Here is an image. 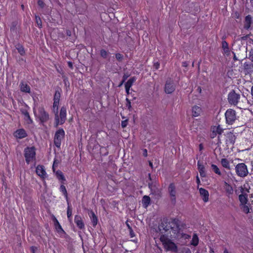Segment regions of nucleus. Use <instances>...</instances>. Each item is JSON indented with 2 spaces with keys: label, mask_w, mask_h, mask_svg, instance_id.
I'll use <instances>...</instances> for the list:
<instances>
[{
  "label": "nucleus",
  "mask_w": 253,
  "mask_h": 253,
  "mask_svg": "<svg viewBox=\"0 0 253 253\" xmlns=\"http://www.w3.org/2000/svg\"><path fill=\"white\" fill-rule=\"evenodd\" d=\"M124 84V83H123V81L121 82V83H120V84H119V86H121L123 84Z\"/></svg>",
  "instance_id": "nucleus-52"
},
{
  "label": "nucleus",
  "mask_w": 253,
  "mask_h": 253,
  "mask_svg": "<svg viewBox=\"0 0 253 253\" xmlns=\"http://www.w3.org/2000/svg\"><path fill=\"white\" fill-rule=\"evenodd\" d=\"M36 21L37 24V25L39 27L41 28L42 27V21L40 18V17L38 16H36Z\"/></svg>",
  "instance_id": "nucleus-37"
},
{
  "label": "nucleus",
  "mask_w": 253,
  "mask_h": 253,
  "mask_svg": "<svg viewBox=\"0 0 253 253\" xmlns=\"http://www.w3.org/2000/svg\"><path fill=\"white\" fill-rule=\"evenodd\" d=\"M128 77V75H126V74L124 75V76H123V83H124Z\"/></svg>",
  "instance_id": "nucleus-45"
},
{
  "label": "nucleus",
  "mask_w": 253,
  "mask_h": 253,
  "mask_svg": "<svg viewBox=\"0 0 253 253\" xmlns=\"http://www.w3.org/2000/svg\"><path fill=\"white\" fill-rule=\"evenodd\" d=\"M149 165L151 167H152V163L151 162H149Z\"/></svg>",
  "instance_id": "nucleus-54"
},
{
  "label": "nucleus",
  "mask_w": 253,
  "mask_h": 253,
  "mask_svg": "<svg viewBox=\"0 0 253 253\" xmlns=\"http://www.w3.org/2000/svg\"><path fill=\"white\" fill-rule=\"evenodd\" d=\"M74 221L79 228L81 229L84 228V224L81 216L76 215L75 216Z\"/></svg>",
  "instance_id": "nucleus-15"
},
{
  "label": "nucleus",
  "mask_w": 253,
  "mask_h": 253,
  "mask_svg": "<svg viewBox=\"0 0 253 253\" xmlns=\"http://www.w3.org/2000/svg\"><path fill=\"white\" fill-rule=\"evenodd\" d=\"M16 48L21 55H23L25 54V50L22 45L20 44L17 45Z\"/></svg>",
  "instance_id": "nucleus-33"
},
{
  "label": "nucleus",
  "mask_w": 253,
  "mask_h": 253,
  "mask_svg": "<svg viewBox=\"0 0 253 253\" xmlns=\"http://www.w3.org/2000/svg\"><path fill=\"white\" fill-rule=\"evenodd\" d=\"M174 90L175 85L173 81L170 79L167 80L165 87V91L166 93L169 94L174 91Z\"/></svg>",
  "instance_id": "nucleus-10"
},
{
  "label": "nucleus",
  "mask_w": 253,
  "mask_h": 253,
  "mask_svg": "<svg viewBox=\"0 0 253 253\" xmlns=\"http://www.w3.org/2000/svg\"><path fill=\"white\" fill-rule=\"evenodd\" d=\"M21 7H22V8L23 9H24V5H21Z\"/></svg>",
  "instance_id": "nucleus-55"
},
{
  "label": "nucleus",
  "mask_w": 253,
  "mask_h": 253,
  "mask_svg": "<svg viewBox=\"0 0 253 253\" xmlns=\"http://www.w3.org/2000/svg\"><path fill=\"white\" fill-rule=\"evenodd\" d=\"M226 122L228 124L232 125L236 120V112L232 109H228L225 114Z\"/></svg>",
  "instance_id": "nucleus-8"
},
{
  "label": "nucleus",
  "mask_w": 253,
  "mask_h": 253,
  "mask_svg": "<svg viewBox=\"0 0 253 253\" xmlns=\"http://www.w3.org/2000/svg\"><path fill=\"white\" fill-rule=\"evenodd\" d=\"M60 191L64 195L66 199L68 200V194L67 192L66 189V187L63 185H61L60 187Z\"/></svg>",
  "instance_id": "nucleus-32"
},
{
  "label": "nucleus",
  "mask_w": 253,
  "mask_h": 253,
  "mask_svg": "<svg viewBox=\"0 0 253 253\" xmlns=\"http://www.w3.org/2000/svg\"><path fill=\"white\" fill-rule=\"evenodd\" d=\"M55 114V125L57 127L59 125H61L64 123L66 119V109L64 107H62L60 111L59 114L58 111Z\"/></svg>",
  "instance_id": "nucleus-2"
},
{
  "label": "nucleus",
  "mask_w": 253,
  "mask_h": 253,
  "mask_svg": "<svg viewBox=\"0 0 253 253\" xmlns=\"http://www.w3.org/2000/svg\"><path fill=\"white\" fill-rule=\"evenodd\" d=\"M211 251L212 253H213V250H212V249H211Z\"/></svg>",
  "instance_id": "nucleus-56"
},
{
  "label": "nucleus",
  "mask_w": 253,
  "mask_h": 253,
  "mask_svg": "<svg viewBox=\"0 0 253 253\" xmlns=\"http://www.w3.org/2000/svg\"><path fill=\"white\" fill-rule=\"evenodd\" d=\"M240 94L236 93L235 91H230L228 95V99L230 104L236 105L240 99Z\"/></svg>",
  "instance_id": "nucleus-9"
},
{
  "label": "nucleus",
  "mask_w": 253,
  "mask_h": 253,
  "mask_svg": "<svg viewBox=\"0 0 253 253\" xmlns=\"http://www.w3.org/2000/svg\"><path fill=\"white\" fill-rule=\"evenodd\" d=\"M150 203V198L148 196H144L142 200V204L143 205V206L146 208Z\"/></svg>",
  "instance_id": "nucleus-25"
},
{
  "label": "nucleus",
  "mask_w": 253,
  "mask_h": 253,
  "mask_svg": "<svg viewBox=\"0 0 253 253\" xmlns=\"http://www.w3.org/2000/svg\"><path fill=\"white\" fill-rule=\"evenodd\" d=\"M116 58L119 61H121L123 59V56L120 53H117L116 54Z\"/></svg>",
  "instance_id": "nucleus-40"
},
{
  "label": "nucleus",
  "mask_w": 253,
  "mask_h": 253,
  "mask_svg": "<svg viewBox=\"0 0 253 253\" xmlns=\"http://www.w3.org/2000/svg\"><path fill=\"white\" fill-rule=\"evenodd\" d=\"M211 167L212 170L214 171V172L216 174L219 175H220L221 174V173L219 168L217 167V166H216L215 165L212 164V165H211Z\"/></svg>",
  "instance_id": "nucleus-34"
},
{
  "label": "nucleus",
  "mask_w": 253,
  "mask_h": 253,
  "mask_svg": "<svg viewBox=\"0 0 253 253\" xmlns=\"http://www.w3.org/2000/svg\"><path fill=\"white\" fill-rule=\"evenodd\" d=\"M65 135V132L62 128L58 130L55 134L54 138V143L55 145L58 148L60 147L61 141Z\"/></svg>",
  "instance_id": "nucleus-7"
},
{
  "label": "nucleus",
  "mask_w": 253,
  "mask_h": 253,
  "mask_svg": "<svg viewBox=\"0 0 253 253\" xmlns=\"http://www.w3.org/2000/svg\"><path fill=\"white\" fill-rule=\"evenodd\" d=\"M156 233V236L160 237H190V236L183 234L177 224L174 222L162 223L153 232Z\"/></svg>",
  "instance_id": "nucleus-1"
},
{
  "label": "nucleus",
  "mask_w": 253,
  "mask_h": 253,
  "mask_svg": "<svg viewBox=\"0 0 253 253\" xmlns=\"http://www.w3.org/2000/svg\"><path fill=\"white\" fill-rule=\"evenodd\" d=\"M127 124V121L126 120H125V121H123L122 122L121 126L123 128H125V127L126 126Z\"/></svg>",
  "instance_id": "nucleus-41"
},
{
  "label": "nucleus",
  "mask_w": 253,
  "mask_h": 253,
  "mask_svg": "<svg viewBox=\"0 0 253 253\" xmlns=\"http://www.w3.org/2000/svg\"><path fill=\"white\" fill-rule=\"evenodd\" d=\"M38 5H39V6H40L41 7H42L43 6L44 3H43V1H42V0H39L38 1Z\"/></svg>",
  "instance_id": "nucleus-44"
},
{
  "label": "nucleus",
  "mask_w": 253,
  "mask_h": 253,
  "mask_svg": "<svg viewBox=\"0 0 253 253\" xmlns=\"http://www.w3.org/2000/svg\"><path fill=\"white\" fill-rule=\"evenodd\" d=\"M89 216L91 219L93 225L95 226L97 224L98 221V219L96 216L95 215L94 213L92 211L89 213Z\"/></svg>",
  "instance_id": "nucleus-28"
},
{
  "label": "nucleus",
  "mask_w": 253,
  "mask_h": 253,
  "mask_svg": "<svg viewBox=\"0 0 253 253\" xmlns=\"http://www.w3.org/2000/svg\"><path fill=\"white\" fill-rule=\"evenodd\" d=\"M127 226L128 227V228H129V224H127Z\"/></svg>",
  "instance_id": "nucleus-57"
},
{
  "label": "nucleus",
  "mask_w": 253,
  "mask_h": 253,
  "mask_svg": "<svg viewBox=\"0 0 253 253\" xmlns=\"http://www.w3.org/2000/svg\"><path fill=\"white\" fill-rule=\"evenodd\" d=\"M239 200L242 205L246 204L247 201V197L244 194H241L239 196Z\"/></svg>",
  "instance_id": "nucleus-31"
},
{
  "label": "nucleus",
  "mask_w": 253,
  "mask_h": 253,
  "mask_svg": "<svg viewBox=\"0 0 253 253\" xmlns=\"http://www.w3.org/2000/svg\"><path fill=\"white\" fill-rule=\"evenodd\" d=\"M202 110L201 107L198 106H194L192 108V114L194 117H198L201 115Z\"/></svg>",
  "instance_id": "nucleus-23"
},
{
  "label": "nucleus",
  "mask_w": 253,
  "mask_h": 253,
  "mask_svg": "<svg viewBox=\"0 0 253 253\" xmlns=\"http://www.w3.org/2000/svg\"><path fill=\"white\" fill-rule=\"evenodd\" d=\"M199 193L203 201L207 203L209 200V193L208 190L203 188H199Z\"/></svg>",
  "instance_id": "nucleus-12"
},
{
  "label": "nucleus",
  "mask_w": 253,
  "mask_h": 253,
  "mask_svg": "<svg viewBox=\"0 0 253 253\" xmlns=\"http://www.w3.org/2000/svg\"><path fill=\"white\" fill-rule=\"evenodd\" d=\"M20 90L25 93L30 92V87L25 82H21L20 84Z\"/></svg>",
  "instance_id": "nucleus-20"
},
{
  "label": "nucleus",
  "mask_w": 253,
  "mask_h": 253,
  "mask_svg": "<svg viewBox=\"0 0 253 253\" xmlns=\"http://www.w3.org/2000/svg\"><path fill=\"white\" fill-rule=\"evenodd\" d=\"M56 175L58 179L65 180L64 176L63 174V173L61 171L57 170L56 172Z\"/></svg>",
  "instance_id": "nucleus-35"
},
{
  "label": "nucleus",
  "mask_w": 253,
  "mask_h": 253,
  "mask_svg": "<svg viewBox=\"0 0 253 253\" xmlns=\"http://www.w3.org/2000/svg\"><path fill=\"white\" fill-rule=\"evenodd\" d=\"M60 98V93L58 91H56L54 96V102L53 104V111L54 113L58 111V106Z\"/></svg>",
  "instance_id": "nucleus-11"
},
{
  "label": "nucleus",
  "mask_w": 253,
  "mask_h": 253,
  "mask_svg": "<svg viewBox=\"0 0 253 253\" xmlns=\"http://www.w3.org/2000/svg\"><path fill=\"white\" fill-rule=\"evenodd\" d=\"M100 55L102 57L106 58L107 56L108 52L106 50L102 49L100 51Z\"/></svg>",
  "instance_id": "nucleus-39"
},
{
  "label": "nucleus",
  "mask_w": 253,
  "mask_h": 253,
  "mask_svg": "<svg viewBox=\"0 0 253 253\" xmlns=\"http://www.w3.org/2000/svg\"><path fill=\"white\" fill-rule=\"evenodd\" d=\"M35 115L39 119L42 123L46 122L49 119V115L45 112L42 107L35 108L34 110Z\"/></svg>",
  "instance_id": "nucleus-3"
},
{
  "label": "nucleus",
  "mask_w": 253,
  "mask_h": 253,
  "mask_svg": "<svg viewBox=\"0 0 253 253\" xmlns=\"http://www.w3.org/2000/svg\"><path fill=\"white\" fill-rule=\"evenodd\" d=\"M53 221H54V227H55L56 230L58 233H64V231L63 230V229L62 228L61 225L60 224L59 222H58V221L55 217L54 218Z\"/></svg>",
  "instance_id": "nucleus-24"
},
{
  "label": "nucleus",
  "mask_w": 253,
  "mask_h": 253,
  "mask_svg": "<svg viewBox=\"0 0 253 253\" xmlns=\"http://www.w3.org/2000/svg\"><path fill=\"white\" fill-rule=\"evenodd\" d=\"M222 45L224 53L228 54L229 53V49L228 48L227 42L225 41H223L222 42Z\"/></svg>",
  "instance_id": "nucleus-30"
},
{
  "label": "nucleus",
  "mask_w": 253,
  "mask_h": 253,
  "mask_svg": "<svg viewBox=\"0 0 253 253\" xmlns=\"http://www.w3.org/2000/svg\"><path fill=\"white\" fill-rule=\"evenodd\" d=\"M193 238H195V237H197V235L196 234H194L193 235Z\"/></svg>",
  "instance_id": "nucleus-51"
},
{
  "label": "nucleus",
  "mask_w": 253,
  "mask_h": 253,
  "mask_svg": "<svg viewBox=\"0 0 253 253\" xmlns=\"http://www.w3.org/2000/svg\"><path fill=\"white\" fill-rule=\"evenodd\" d=\"M163 243L164 248L167 251L176 252L177 247L169 238H160Z\"/></svg>",
  "instance_id": "nucleus-5"
},
{
  "label": "nucleus",
  "mask_w": 253,
  "mask_h": 253,
  "mask_svg": "<svg viewBox=\"0 0 253 253\" xmlns=\"http://www.w3.org/2000/svg\"><path fill=\"white\" fill-rule=\"evenodd\" d=\"M136 79L134 77L129 79L125 84V88H127V89H130L133 83L136 81Z\"/></svg>",
  "instance_id": "nucleus-26"
},
{
  "label": "nucleus",
  "mask_w": 253,
  "mask_h": 253,
  "mask_svg": "<svg viewBox=\"0 0 253 253\" xmlns=\"http://www.w3.org/2000/svg\"><path fill=\"white\" fill-rule=\"evenodd\" d=\"M236 174L240 177L246 176L249 172L247 166L244 163L238 164L235 167Z\"/></svg>",
  "instance_id": "nucleus-6"
},
{
  "label": "nucleus",
  "mask_w": 253,
  "mask_h": 253,
  "mask_svg": "<svg viewBox=\"0 0 253 253\" xmlns=\"http://www.w3.org/2000/svg\"><path fill=\"white\" fill-rule=\"evenodd\" d=\"M126 90V92L127 94L129 93V89H127V88H125Z\"/></svg>",
  "instance_id": "nucleus-47"
},
{
  "label": "nucleus",
  "mask_w": 253,
  "mask_h": 253,
  "mask_svg": "<svg viewBox=\"0 0 253 253\" xmlns=\"http://www.w3.org/2000/svg\"><path fill=\"white\" fill-rule=\"evenodd\" d=\"M223 253H229L228 252L227 249H225Z\"/></svg>",
  "instance_id": "nucleus-48"
},
{
  "label": "nucleus",
  "mask_w": 253,
  "mask_h": 253,
  "mask_svg": "<svg viewBox=\"0 0 253 253\" xmlns=\"http://www.w3.org/2000/svg\"><path fill=\"white\" fill-rule=\"evenodd\" d=\"M253 23V18L249 15L246 16L244 21V27L245 29L248 30L251 27L252 24Z\"/></svg>",
  "instance_id": "nucleus-17"
},
{
  "label": "nucleus",
  "mask_w": 253,
  "mask_h": 253,
  "mask_svg": "<svg viewBox=\"0 0 253 253\" xmlns=\"http://www.w3.org/2000/svg\"><path fill=\"white\" fill-rule=\"evenodd\" d=\"M31 249H32V250L33 251V253H34V248L33 247H32L31 248Z\"/></svg>",
  "instance_id": "nucleus-53"
},
{
  "label": "nucleus",
  "mask_w": 253,
  "mask_h": 253,
  "mask_svg": "<svg viewBox=\"0 0 253 253\" xmlns=\"http://www.w3.org/2000/svg\"><path fill=\"white\" fill-rule=\"evenodd\" d=\"M69 65L70 67H72V64L71 62H69Z\"/></svg>",
  "instance_id": "nucleus-50"
},
{
  "label": "nucleus",
  "mask_w": 253,
  "mask_h": 253,
  "mask_svg": "<svg viewBox=\"0 0 253 253\" xmlns=\"http://www.w3.org/2000/svg\"><path fill=\"white\" fill-rule=\"evenodd\" d=\"M24 156L26 163L28 164L33 162L36 159V151L34 147H27L24 150Z\"/></svg>",
  "instance_id": "nucleus-4"
},
{
  "label": "nucleus",
  "mask_w": 253,
  "mask_h": 253,
  "mask_svg": "<svg viewBox=\"0 0 253 253\" xmlns=\"http://www.w3.org/2000/svg\"><path fill=\"white\" fill-rule=\"evenodd\" d=\"M196 182L198 184V189H199V185L201 184V182H200V178L198 176V175H197V176H196Z\"/></svg>",
  "instance_id": "nucleus-43"
},
{
  "label": "nucleus",
  "mask_w": 253,
  "mask_h": 253,
  "mask_svg": "<svg viewBox=\"0 0 253 253\" xmlns=\"http://www.w3.org/2000/svg\"><path fill=\"white\" fill-rule=\"evenodd\" d=\"M36 173L42 179H44L46 177V173L44 167L41 165H38L36 168Z\"/></svg>",
  "instance_id": "nucleus-13"
},
{
  "label": "nucleus",
  "mask_w": 253,
  "mask_h": 253,
  "mask_svg": "<svg viewBox=\"0 0 253 253\" xmlns=\"http://www.w3.org/2000/svg\"><path fill=\"white\" fill-rule=\"evenodd\" d=\"M212 133L211 137L214 138L217 134H221L223 132V129L219 126H214L211 128Z\"/></svg>",
  "instance_id": "nucleus-16"
},
{
  "label": "nucleus",
  "mask_w": 253,
  "mask_h": 253,
  "mask_svg": "<svg viewBox=\"0 0 253 253\" xmlns=\"http://www.w3.org/2000/svg\"><path fill=\"white\" fill-rule=\"evenodd\" d=\"M144 151V155L146 156H147V150L146 149H145Z\"/></svg>",
  "instance_id": "nucleus-46"
},
{
  "label": "nucleus",
  "mask_w": 253,
  "mask_h": 253,
  "mask_svg": "<svg viewBox=\"0 0 253 253\" xmlns=\"http://www.w3.org/2000/svg\"><path fill=\"white\" fill-rule=\"evenodd\" d=\"M199 243V238H192L191 244L194 246H197Z\"/></svg>",
  "instance_id": "nucleus-38"
},
{
  "label": "nucleus",
  "mask_w": 253,
  "mask_h": 253,
  "mask_svg": "<svg viewBox=\"0 0 253 253\" xmlns=\"http://www.w3.org/2000/svg\"><path fill=\"white\" fill-rule=\"evenodd\" d=\"M198 169L199 170L200 175L202 177L206 176V173L205 168L204 165L200 162L198 161L197 163Z\"/></svg>",
  "instance_id": "nucleus-18"
},
{
  "label": "nucleus",
  "mask_w": 253,
  "mask_h": 253,
  "mask_svg": "<svg viewBox=\"0 0 253 253\" xmlns=\"http://www.w3.org/2000/svg\"><path fill=\"white\" fill-rule=\"evenodd\" d=\"M58 162L57 160H54V162H53V166H52V169H53V170L54 171V169H55V168L58 165Z\"/></svg>",
  "instance_id": "nucleus-42"
},
{
  "label": "nucleus",
  "mask_w": 253,
  "mask_h": 253,
  "mask_svg": "<svg viewBox=\"0 0 253 253\" xmlns=\"http://www.w3.org/2000/svg\"><path fill=\"white\" fill-rule=\"evenodd\" d=\"M224 188L226 191V193L228 195H232L233 193V188L229 184L226 182H224Z\"/></svg>",
  "instance_id": "nucleus-22"
},
{
  "label": "nucleus",
  "mask_w": 253,
  "mask_h": 253,
  "mask_svg": "<svg viewBox=\"0 0 253 253\" xmlns=\"http://www.w3.org/2000/svg\"><path fill=\"white\" fill-rule=\"evenodd\" d=\"M68 208H67V217L70 223H72V209L71 208V207L69 206V203H68Z\"/></svg>",
  "instance_id": "nucleus-29"
},
{
  "label": "nucleus",
  "mask_w": 253,
  "mask_h": 253,
  "mask_svg": "<svg viewBox=\"0 0 253 253\" xmlns=\"http://www.w3.org/2000/svg\"><path fill=\"white\" fill-rule=\"evenodd\" d=\"M186 253H191V251H190V250L188 249L186 251Z\"/></svg>",
  "instance_id": "nucleus-49"
},
{
  "label": "nucleus",
  "mask_w": 253,
  "mask_h": 253,
  "mask_svg": "<svg viewBox=\"0 0 253 253\" xmlns=\"http://www.w3.org/2000/svg\"><path fill=\"white\" fill-rule=\"evenodd\" d=\"M14 136L18 138H23L27 136V133L24 129L17 130L14 133Z\"/></svg>",
  "instance_id": "nucleus-19"
},
{
  "label": "nucleus",
  "mask_w": 253,
  "mask_h": 253,
  "mask_svg": "<svg viewBox=\"0 0 253 253\" xmlns=\"http://www.w3.org/2000/svg\"><path fill=\"white\" fill-rule=\"evenodd\" d=\"M241 209L242 211L246 213H248L250 212V209L248 206L246 204L241 205Z\"/></svg>",
  "instance_id": "nucleus-36"
},
{
  "label": "nucleus",
  "mask_w": 253,
  "mask_h": 253,
  "mask_svg": "<svg viewBox=\"0 0 253 253\" xmlns=\"http://www.w3.org/2000/svg\"><path fill=\"white\" fill-rule=\"evenodd\" d=\"M169 192L172 202H175L176 192L173 184L171 183L169 187Z\"/></svg>",
  "instance_id": "nucleus-14"
},
{
  "label": "nucleus",
  "mask_w": 253,
  "mask_h": 253,
  "mask_svg": "<svg viewBox=\"0 0 253 253\" xmlns=\"http://www.w3.org/2000/svg\"><path fill=\"white\" fill-rule=\"evenodd\" d=\"M220 163L224 168L228 170H230L231 169L230 163L228 159L226 158H222L221 159Z\"/></svg>",
  "instance_id": "nucleus-21"
},
{
  "label": "nucleus",
  "mask_w": 253,
  "mask_h": 253,
  "mask_svg": "<svg viewBox=\"0 0 253 253\" xmlns=\"http://www.w3.org/2000/svg\"><path fill=\"white\" fill-rule=\"evenodd\" d=\"M23 114L24 115V120L28 124H31L33 123L32 120L31 119L28 112L26 111H23Z\"/></svg>",
  "instance_id": "nucleus-27"
}]
</instances>
